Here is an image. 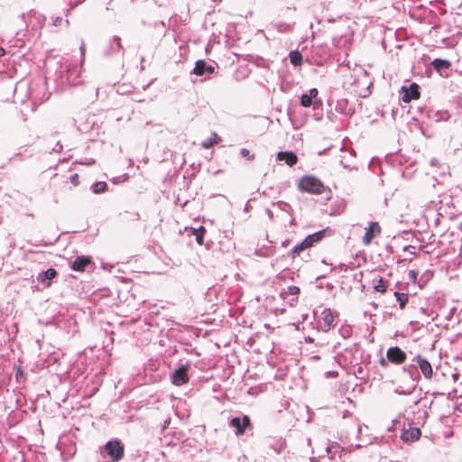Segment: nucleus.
Returning a JSON list of instances; mask_svg holds the SVG:
<instances>
[{
	"instance_id": "1",
	"label": "nucleus",
	"mask_w": 462,
	"mask_h": 462,
	"mask_svg": "<svg viewBox=\"0 0 462 462\" xmlns=\"http://www.w3.org/2000/svg\"><path fill=\"white\" fill-rule=\"evenodd\" d=\"M298 188L300 191L319 195L325 190V186L314 176L306 175L300 178Z\"/></svg>"
},
{
	"instance_id": "2",
	"label": "nucleus",
	"mask_w": 462,
	"mask_h": 462,
	"mask_svg": "<svg viewBox=\"0 0 462 462\" xmlns=\"http://www.w3.org/2000/svg\"><path fill=\"white\" fill-rule=\"evenodd\" d=\"M101 453L109 457V462H118L125 455V448L117 439L109 440L101 449Z\"/></svg>"
},
{
	"instance_id": "3",
	"label": "nucleus",
	"mask_w": 462,
	"mask_h": 462,
	"mask_svg": "<svg viewBox=\"0 0 462 462\" xmlns=\"http://www.w3.org/2000/svg\"><path fill=\"white\" fill-rule=\"evenodd\" d=\"M402 374L404 376H409L412 383L407 390H401L400 388H397L395 392L399 394H411L415 389V382L420 378L417 367L413 365L404 366L402 368Z\"/></svg>"
},
{
	"instance_id": "4",
	"label": "nucleus",
	"mask_w": 462,
	"mask_h": 462,
	"mask_svg": "<svg viewBox=\"0 0 462 462\" xmlns=\"http://www.w3.org/2000/svg\"><path fill=\"white\" fill-rule=\"evenodd\" d=\"M189 365H182L180 367L176 369L171 375V383L174 385L180 386L189 382L188 370Z\"/></svg>"
},
{
	"instance_id": "5",
	"label": "nucleus",
	"mask_w": 462,
	"mask_h": 462,
	"mask_svg": "<svg viewBox=\"0 0 462 462\" xmlns=\"http://www.w3.org/2000/svg\"><path fill=\"white\" fill-rule=\"evenodd\" d=\"M382 232L381 226L378 222H371L367 228H365V235L363 236V243L368 245L372 243L373 239L377 237Z\"/></svg>"
},
{
	"instance_id": "6",
	"label": "nucleus",
	"mask_w": 462,
	"mask_h": 462,
	"mask_svg": "<svg viewBox=\"0 0 462 462\" xmlns=\"http://www.w3.org/2000/svg\"><path fill=\"white\" fill-rule=\"evenodd\" d=\"M229 425L236 429V434L237 436L243 435L245 429L251 426L250 418L247 415H244L242 419L235 417L231 419Z\"/></svg>"
},
{
	"instance_id": "7",
	"label": "nucleus",
	"mask_w": 462,
	"mask_h": 462,
	"mask_svg": "<svg viewBox=\"0 0 462 462\" xmlns=\"http://www.w3.org/2000/svg\"><path fill=\"white\" fill-rule=\"evenodd\" d=\"M319 328L325 332L335 326V316L331 310L325 309L321 313V321L319 323Z\"/></svg>"
},
{
	"instance_id": "8",
	"label": "nucleus",
	"mask_w": 462,
	"mask_h": 462,
	"mask_svg": "<svg viewBox=\"0 0 462 462\" xmlns=\"http://www.w3.org/2000/svg\"><path fill=\"white\" fill-rule=\"evenodd\" d=\"M386 356L390 362L397 365L402 364L406 360V354L398 346L388 348Z\"/></svg>"
},
{
	"instance_id": "9",
	"label": "nucleus",
	"mask_w": 462,
	"mask_h": 462,
	"mask_svg": "<svg viewBox=\"0 0 462 462\" xmlns=\"http://www.w3.org/2000/svg\"><path fill=\"white\" fill-rule=\"evenodd\" d=\"M413 361H415L420 367L423 376L426 379H431L433 376V369L430 365V363L421 356L418 355L413 358Z\"/></svg>"
},
{
	"instance_id": "10",
	"label": "nucleus",
	"mask_w": 462,
	"mask_h": 462,
	"mask_svg": "<svg viewBox=\"0 0 462 462\" xmlns=\"http://www.w3.org/2000/svg\"><path fill=\"white\" fill-rule=\"evenodd\" d=\"M214 71L215 68L213 66L208 65L207 62L203 60H198L193 69V73L199 76H202L205 73L212 74Z\"/></svg>"
},
{
	"instance_id": "11",
	"label": "nucleus",
	"mask_w": 462,
	"mask_h": 462,
	"mask_svg": "<svg viewBox=\"0 0 462 462\" xmlns=\"http://www.w3.org/2000/svg\"><path fill=\"white\" fill-rule=\"evenodd\" d=\"M418 85L412 83L409 88L405 89L404 94L402 96V101L405 103L410 102L411 99H417L420 97V93L418 90Z\"/></svg>"
},
{
	"instance_id": "12",
	"label": "nucleus",
	"mask_w": 462,
	"mask_h": 462,
	"mask_svg": "<svg viewBox=\"0 0 462 462\" xmlns=\"http://www.w3.org/2000/svg\"><path fill=\"white\" fill-rule=\"evenodd\" d=\"M277 159L279 161H284L285 163L291 167L295 165L298 162L297 155L292 152H279Z\"/></svg>"
},
{
	"instance_id": "13",
	"label": "nucleus",
	"mask_w": 462,
	"mask_h": 462,
	"mask_svg": "<svg viewBox=\"0 0 462 462\" xmlns=\"http://www.w3.org/2000/svg\"><path fill=\"white\" fill-rule=\"evenodd\" d=\"M57 273L55 269L50 268L45 272H42L38 274L37 280L42 283H44L46 286H49L51 284V281L56 276Z\"/></svg>"
},
{
	"instance_id": "14",
	"label": "nucleus",
	"mask_w": 462,
	"mask_h": 462,
	"mask_svg": "<svg viewBox=\"0 0 462 462\" xmlns=\"http://www.w3.org/2000/svg\"><path fill=\"white\" fill-rule=\"evenodd\" d=\"M431 64L433 68L439 72L448 69L451 65L450 61L442 59H435Z\"/></svg>"
},
{
	"instance_id": "15",
	"label": "nucleus",
	"mask_w": 462,
	"mask_h": 462,
	"mask_svg": "<svg viewBox=\"0 0 462 462\" xmlns=\"http://www.w3.org/2000/svg\"><path fill=\"white\" fill-rule=\"evenodd\" d=\"M219 140L220 138L218 135L216 133H213L208 139L202 142L201 145L202 147L208 149L213 146L215 143H217Z\"/></svg>"
},
{
	"instance_id": "16",
	"label": "nucleus",
	"mask_w": 462,
	"mask_h": 462,
	"mask_svg": "<svg viewBox=\"0 0 462 462\" xmlns=\"http://www.w3.org/2000/svg\"><path fill=\"white\" fill-rule=\"evenodd\" d=\"M92 262H72L71 268L75 272H84Z\"/></svg>"
},
{
	"instance_id": "17",
	"label": "nucleus",
	"mask_w": 462,
	"mask_h": 462,
	"mask_svg": "<svg viewBox=\"0 0 462 462\" xmlns=\"http://www.w3.org/2000/svg\"><path fill=\"white\" fill-rule=\"evenodd\" d=\"M291 63L294 66H300L302 62V56L299 51H291L290 53Z\"/></svg>"
},
{
	"instance_id": "18",
	"label": "nucleus",
	"mask_w": 462,
	"mask_h": 462,
	"mask_svg": "<svg viewBox=\"0 0 462 462\" xmlns=\"http://www.w3.org/2000/svg\"><path fill=\"white\" fill-rule=\"evenodd\" d=\"M394 295L396 297L397 301L399 302L400 308L404 309L406 303L408 301V295L405 293H400L395 291Z\"/></svg>"
},
{
	"instance_id": "19",
	"label": "nucleus",
	"mask_w": 462,
	"mask_h": 462,
	"mask_svg": "<svg viewBox=\"0 0 462 462\" xmlns=\"http://www.w3.org/2000/svg\"><path fill=\"white\" fill-rule=\"evenodd\" d=\"M107 189V184L105 181H98L94 183L92 186V190L94 193H101L104 192Z\"/></svg>"
},
{
	"instance_id": "20",
	"label": "nucleus",
	"mask_w": 462,
	"mask_h": 462,
	"mask_svg": "<svg viewBox=\"0 0 462 462\" xmlns=\"http://www.w3.org/2000/svg\"><path fill=\"white\" fill-rule=\"evenodd\" d=\"M300 293V288L297 286H289L286 291L281 293L282 298H285L287 295L297 296Z\"/></svg>"
},
{
	"instance_id": "21",
	"label": "nucleus",
	"mask_w": 462,
	"mask_h": 462,
	"mask_svg": "<svg viewBox=\"0 0 462 462\" xmlns=\"http://www.w3.org/2000/svg\"><path fill=\"white\" fill-rule=\"evenodd\" d=\"M192 233H193V235L196 237L197 243L199 245H202L203 244V236H204V233H205V228L201 226L199 229H193Z\"/></svg>"
},
{
	"instance_id": "22",
	"label": "nucleus",
	"mask_w": 462,
	"mask_h": 462,
	"mask_svg": "<svg viewBox=\"0 0 462 462\" xmlns=\"http://www.w3.org/2000/svg\"><path fill=\"white\" fill-rule=\"evenodd\" d=\"M300 104L304 107H309L312 104V98L308 94H303L300 97Z\"/></svg>"
},
{
	"instance_id": "23",
	"label": "nucleus",
	"mask_w": 462,
	"mask_h": 462,
	"mask_svg": "<svg viewBox=\"0 0 462 462\" xmlns=\"http://www.w3.org/2000/svg\"><path fill=\"white\" fill-rule=\"evenodd\" d=\"M374 289L376 291H379V292H383L386 289V284H385V282L381 278L377 284H374Z\"/></svg>"
},
{
	"instance_id": "24",
	"label": "nucleus",
	"mask_w": 462,
	"mask_h": 462,
	"mask_svg": "<svg viewBox=\"0 0 462 462\" xmlns=\"http://www.w3.org/2000/svg\"><path fill=\"white\" fill-rule=\"evenodd\" d=\"M305 249H307V248H306L305 246H303V245H302V242H301V243H300L299 245H295V246L293 247L291 256H292L293 258L297 257V256H298V254H299V253H300V252H301V251H303V250H305Z\"/></svg>"
},
{
	"instance_id": "25",
	"label": "nucleus",
	"mask_w": 462,
	"mask_h": 462,
	"mask_svg": "<svg viewBox=\"0 0 462 462\" xmlns=\"http://www.w3.org/2000/svg\"><path fill=\"white\" fill-rule=\"evenodd\" d=\"M324 233L325 231H319L312 235H310V238L313 240V244L321 240L324 236Z\"/></svg>"
},
{
	"instance_id": "26",
	"label": "nucleus",
	"mask_w": 462,
	"mask_h": 462,
	"mask_svg": "<svg viewBox=\"0 0 462 462\" xmlns=\"http://www.w3.org/2000/svg\"><path fill=\"white\" fill-rule=\"evenodd\" d=\"M114 45L116 46V51H119L122 49V45H121V40L119 37L117 36H114L113 40H112V45L111 47L114 49Z\"/></svg>"
},
{
	"instance_id": "27",
	"label": "nucleus",
	"mask_w": 462,
	"mask_h": 462,
	"mask_svg": "<svg viewBox=\"0 0 462 462\" xmlns=\"http://www.w3.org/2000/svg\"><path fill=\"white\" fill-rule=\"evenodd\" d=\"M240 153L243 157H245L249 160H254V155H250V152L249 150H247L246 148H242L241 151H240Z\"/></svg>"
},
{
	"instance_id": "28",
	"label": "nucleus",
	"mask_w": 462,
	"mask_h": 462,
	"mask_svg": "<svg viewBox=\"0 0 462 462\" xmlns=\"http://www.w3.org/2000/svg\"><path fill=\"white\" fill-rule=\"evenodd\" d=\"M354 374H356V376L361 379L364 378V368L361 365H358L356 368H355Z\"/></svg>"
},
{
	"instance_id": "29",
	"label": "nucleus",
	"mask_w": 462,
	"mask_h": 462,
	"mask_svg": "<svg viewBox=\"0 0 462 462\" xmlns=\"http://www.w3.org/2000/svg\"><path fill=\"white\" fill-rule=\"evenodd\" d=\"M313 245V240L310 238V236H308L303 241H302V245L305 246L306 248H309L310 247L311 245Z\"/></svg>"
},
{
	"instance_id": "30",
	"label": "nucleus",
	"mask_w": 462,
	"mask_h": 462,
	"mask_svg": "<svg viewBox=\"0 0 462 462\" xmlns=\"http://www.w3.org/2000/svg\"><path fill=\"white\" fill-rule=\"evenodd\" d=\"M420 431L418 429H415V430H413L411 431V439L412 440H414V439H419V437H420Z\"/></svg>"
},
{
	"instance_id": "31",
	"label": "nucleus",
	"mask_w": 462,
	"mask_h": 462,
	"mask_svg": "<svg viewBox=\"0 0 462 462\" xmlns=\"http://www.w3.org/2000/svg\"><path fill=\"white\" fill-rule=\"evenodd\" d=\"M79 174L78 173H75L73 175L70 176V181L71 183H73L75 186L79 185Z\"/></svg>"
},
{
	"instance_id": "32",
	"label": "nucleus",
	"mask_w": 462,
	"mask_h": 462,
	"mask_svg": "<svg viewBox=\"0 0 462 462\" xmlns=\"http://www.w3.org/2000/svg\"><path fill=\"white\" fill-rule=\"evenodd\" d=\"M318 93L319 92H318L317 88H311L308 95L310 97V98H314V97H316L318 96Z\"/></svg>"
},
{
	"instance_id": "33",
	"label": "nucleus",
	"mask_w": 462,
	"mask_h": 462,
	"mask_svg": "<svg viewBox=\"0 0 462 462\" xmlns=\"http://www.w3.org/2000/svg\"><path fill=\"white\" fill-rule=\"evenodd\" d=\"M79 49H80L81 57H82V59H84L85 52H86V47H85V43L84 42L81 43Z\"/></svg>"
},
{
	"instance_id": "34",
	"label": "nucleus",
	"mask_w": 462,
	"mask_h": 462,
	"mask_svg": "<svg viewBox=\"0 0 462 462\" xmlns=\"http://www.w3.org/2000/svg\"><path fill=\"white\" fill-rule=\"evenodd\" d=\"M288 274H289V273H288V272L283 271V272H282V273L278 275V277H279L280 279H282V280H283V279H286V278H287V275H288Z\"/></svg>"
},
{
	"instance_id": "35",
	"label": "nucleus",
	"mask_w": 462,
	"mask_h": 462,
	"mask_svg": "<svg viewBox=\"0 0 462 462\" xmlns=\"http://www.w3.org/2000/svg\"><path fill=\"white\" fill-rule=\"evenodd\" d=\"M113 267L112 264H109L108 263H103L102 264V268L105 269V270H108L110 271V269Z\"/></svg>"
},
{
	"instance_id": "36",
	"label": "nucleus",
	"mask_w": 462,
	"mask_h": 462,
	"mask_svg": "<svg viewBox=\"0 0 462 462\" xmlns=\"http://www.w3.org/2000/svg\"><path fill=\"white\" fill-rule=\"evenodd\" d=\"M416 275H417V273H416L414 271H411V272H410V277H411V279H415V278H416Z\"/></svg>"
},
{
	"instance_id": "37",
	"label": "nucleus",
	"mask_w": 462,
	"mask_h": 462,
	"mask_svg": "<svg viewBox=\"0 0 462 462\" xmlns=\"http://www.w3.org/2000/svg\"><path fill=\"white\" fill-rule=\"evenodd\" d=\"M76 260H80V261H83V260H90L89 258L86 257V256H78L76 258Z\"/></svg>"
},
{
	"instance_id": "38",
	"label": "nucleus",
	"mask_w": 462,
	"mask_h": 462,
	"mask_svg": "<svg viewBox=\"0 0 462 462\" xmlns=\"http://www.w3.org/2000/svg\"><path fill=\"white\" fill-rule=\"evenodd\" d=\"M305 341L309 342V343H311V342H313V338L310 337H305Z\"/></svg>"
},
{
	"instance_id": "39",
	"label": "nucleus",
	"mask_w": 462,
	"mask_h": 462,
	"mask_svg": "<svg viewBox=\"0 0 462 462\" xmlns=\"http://www.w3.org/2000/svg\"><path fill=\"white\" fill-rule=\"evenodd\" d=\"M5 53V50L2 47H0V57L4 56Z\"/></svg>"
},
{
	"instance_id": "40",
	"label": "nucleus",
	"mask_w": 462,
	"mask_h": 462,
	"mask_svg": "<svg viewBox=\"0 0 462 462\" xmlns=\"http://www.w3.org/2000/svg\"><path fill=\"white\" fill-rule=\"evenodd\" d=\"M380 363H381L382 365H386V361L383 358H382L380 360Z\"/></svg>"
},
{
	"instance_id": "41",
	"label": "nucleus",
	"mask_w": 462,
	"mask_h": 462,
	"mask_svg": "<svg viewBox=\"0 0 462 462\" xmlns=\"http://www.w3.org/2000/svg\"><path fill=\"white\" fill-rule=\"evenodd\" d=\"M61 19L60 18H58L55 24H58L59 23H60Z\"/></svg>"
},
{
	"instance_id": "42",
	"label": "nucleus",
	"mask_w": 462,
	"mask_h": 462,
	"mask_svg": "<svg viewBox=\"0 0 462 462\" xmlns=\"http://www.w3.org/2000/svg\"><path fill=\"white\" fill-rule=\"evenodd\" d=\"M345 265L343 263H339L338 268L343 269Z\"/></svg>"
},
{
	"instance_id": "43",
	"label": "nucleus",
	"mask_w": 462,
	"mask_h": 462,
	"mask_svg": "<svg viewBox=\"0 0 462 462\" xmlns=\"http://www.w3.org/2000/svg\"><path fill=\"white\" fill-rule=\"evenodd\" d=\"M17 375H21V370H18V371H17L16 376H17Z\"/></svg>"
},
{
	"instance_id": "44",
	"label": "nucleus",
	"mask_w": 462,
	"mask_h": 462,
	"mask_svg": "<svg viewBox=\"0 0 462 462\" xmlns=\"http://www.w3.org/2000/svg\"><path fill=\"white\" fill-rule=\"evenodd\" d=\"M17 375H21V370H18V371H17L16 376H17Z\"/></svg>"
},
{
	"instance_id": "45",
	"label": "nucleus",
	"mask_w": 462,
	"mask_h": 462,
	"mask_svg": "<svg viewBox=\"0 0 462 462\" xmlns=\"http://www.w3.org/2000/svg\"><path fill=\"white\" fill-rule=\"evenodd\" d=\"M336 269H337V267H332V268H330V271H333V270H336Z\"/></svg>"
}]
</instances>
